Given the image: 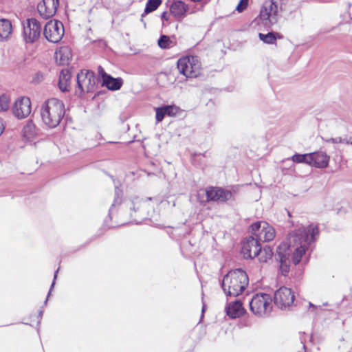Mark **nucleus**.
I'll return each mask as SVG.
<instances>
[{
	"instance_id": "39448f33",
	"label": "nucleus",
	"mask_w": 352,
	"mask_h": 352,
	"mask_svg": "<svg viewBox=\"0 0 352 352\" xmlns=\"http://www.w3.org/2000/svg\"><path fill=\"white\" fill-rule=\"evenodd\" d=\"M179 73L187 78H196L201 74V63L197 56H186L177 60Z\"/></svg>"
},
{
	"instance_id": "37998d69",
	"label": "nucleus",
	"mask_w": 352,
	"mask_h": 352,
	"mask_svg": "<svg viewBox=\"0 0 352 352\" xmlns=\"http://www.w3.org/2000/svg\"><path fill=\"white\" fill-rule=\"evenodd\" d=\"M266 259H267V258H265V259L260 258V261H266Z\"/></svg>"
},
{
	"instance_id": "2eb2a0df",
	"label": "nucleus",
	"mask_w": 352,
	"mask_h": 352,
	"mask_svg": "<svg viewBox=\"0 0 352 352\" xmlns=\"http://www.w3.org/2000/svg\"><path fill=\"white\" fill-rule=\"evenodd\" d=\"M330 156L324 151H316L309 153L308 165L318 168H325L329 166Z\"/></svg>"
},
{
	"instance_id": "f704fd0d",
	"label": "nucleus",
	"mask_w": 352,
	"mask_h": 352,
	"mask_svg": "<svg viewBox=\"0 0 352 352\" xmlns=\"http://www.w3.org/2000/svg\"><path fill=\"white\" fill-rule=\"evenodd\" d=\"M98 73L102 77V80H104L105 76H109V74H106V72L101 66L98 67Z\"/></svg>"
},
{
	"instance_id": "20e7f679",
	"label": "nucleus",
	"mask_w": 352,
	"mask_h": 352,
	"mask_svg": "<svg viewBox=\"0 0 352 352\" xmlns=\"http://www.w3.org/2000/svg\"><path fill=\"white\" fill-rule=\"evenodd\" d=\"M278 11L279 6L277 1L274 0L265 1L261 7L259 16L255 19L254 21L258 25L268 29L277 22Z\"/></svg>"
},
{
	"instance_id": "4be33fe9",
	"label": "nucleus",
	"mask_w": 352,
	"mask_h": 352,
	"mask_svg": "<svg viewBox=\"0 0 352 352\" xmlns=\"http://www.w3.org/2000/svg\"><path fill=\"white\" fill-rule=\"evenodd\" d=\"M71 80V74L68 69H63L59 76L58 87L61 91H67Z\"/></svg>"
},
{
	"instance_id": "58836bf2",
	"label": "nucleus",
	"mask_w": 352,
	"mask_h": 352,
	"mask_svg": "<svg viewBox=\"0 0 352 352\" xmlns=\"http://www.w3.org/2000/svg\"><path fill=\"white\" fill-rule=\"evenodd\" d=\"M287 291L289 292V294L291 295V303L292 304L295 298L294 294L290 289H287Z\"/></svg>"
},
{
	"instance_id": "1a4fd4ad",
	"label": "nucleus",
	"mask_w": 352,
	"mask_h": 352,
	"mask_svg": "<svg viewBox=\"0 0 352 352\" xmlns=\"http://www.w3.org/2000/svg\"><path fill=\"white\" fill-rule=\"evenodd\" d=\"M43 34L45 38L51 43L59 42L64 35L63 23L58 21H48L44 27Z\"/></svg>"
},
{
	"instance_id": "a211bd4d",
	"label": "nucleus",
	"mask_w": 352,
	"mask_h": 352,
	"mask_svg": "<svg viewBox=\"0 0 352 352\" xmlns=\"http://www.w3.org/2000/svg\"><path fill=\"white\" fill-rule=\"evenodd\" d=\"M286 287H280L277 289L274 296V302L280 309L286 308Z\"/></svg>"
},
{
	"instance_id": "e433bc0d",
	"label": "nucleus",
	"mask_w": 352,
	"mask_h": 352,
	"mask_svg": "<svg viewBox=\"0 0 352 352\" xmlns=\"http://www.w3.org/2000/svg\"><path fill=\"white\" fill-rule=\"evenodd\" d=\"M58 272V269H57V270H56V271L55 272V273H54V280H53V282H52V283L51 288H50V292H49V293H48V296L50 294L51 290L52 289V288H53V287H54V284H55V280H56V277H57Z\"/></svg>"
},
{
	"instance_id": "72a5a7b5",
	"label": "nucleus",
	"mask_w": 352,
	"mask_h": 352,
	"mask_svg": "<svg viewBox=\"0 0 352 352\" xmlns=\"http://www.w3.org/2000/svg\"><path fill=\"white\" fill-rule=\"evenodd\" d=\"M120 199L119 197L116 198L115 200H114L113 204H112V205H111V208L109 209V216L110 218H111V214L113 212V210L114 206H116V204H120Z\"/></svg>"
},
{
	"instance_id": "f03ea898",
	"label": "nucleus",
	"mask_w": 352,
	"mask_h": 352,
	"mask_svg": "<svg viewBox=\"0 0 352 352\" xmlns=\"http://www.w3.org/2000/svg\"><path fill=\"white\" fill-rule=\"evenodd\" d=\"M248 283L246 272L241 269H236L223 277L221 287L226 296L236 297L245 289Z\"/></svg>"
},
{
	"instance_id": "393cba45",
	"label": "nucleus",
	"mask_w": 352,
	"mask_h": 352,
	"mask_svg": "<svg viewBox=\"0 0 352 352\" xmlns=\"http://www.w3.org/2000/svg\"><path fill=\"white\" fill-rule=\"evenodd\" d=\"M258 37L261 41L266 44H274L277 38H282L278 33L270 32L267 34L259 33Z\"/></svg>"
},
{
	"instance_id": "9d476101",
	"label": "nucleus",
	"mask_w": 352,
	"mask_h": 352,
	"mask_svg": "<svg viewBox=\"0 0 352 352\" xmlns=\"http://www.w3.org/2000/svg\"><path fill=\"white\" fill-rule=\"evenodd\" d=\"M40 23L34 18L28 19L23 24V39L26 43H33L41 35Z\"/></svg>"
},
{
	"instance_id": "7c9ffc66",
	"label": "nucleus",
	"mask_w": 352,
	"mask_h": 352,
	"mask_svg": "<svg viewBox=\"0 0 352 352\" xmlns=\"http://www.w3.org/2000/svg\"><path fill=\"white\" fill-rule=\"evenodd\" d=\"M164 108L166 116H175L178 112V108L173 105H165Z\"/></svg>"
},
{
	"instance_id": "6e6552de",
	"label": "nucleus",
	"mask_w": 352,
	"mask_h": 352,
	"mask_svg": "<svg viewBox=\"0 0 352 352\" xmlns=\"http://www.w3.org/2000/svg\"><path fill=\"white\" fill-rule=\"evenodd\" d=\"M77 86L80 93L93 92L96 87V77L95 73L90 70H81L77 74Z\"/></svg>"
},
{
	"instance_id": "9b49d317",
	"label": "nucleus",
	"mask_w": 352,
	"mask_h": 352,
	"mask_svg": "<svg viewBox=\"0 0 352 352\" xmlns=\"http://www.w3.org/2000/svg\"><path fill=\"white\" fill-rule=\"evenodd\" d=\"M261 252L259 241L253 236L247 237L242 243L241 253L245 258H253Z\"/></svg>"
},
{
	"instance_id": "2f4dec72",
	"label": "nucleus",
	"mask_w": 352,
	"mask_h": 352,
	"mask_svg": "<svg viewBox=\"0 0 352 352\" xmlns=\"http://www.w3.org/2000/svg\"><path fill=\"white\" fill-rule=\"evenodd\" d=\"M164 106L155 109L156 111V120L160 122L163 120L166 115Z\"/></svg>"
},
{
	"instance_id": "aec40b11",
	"label": "nucleus",
	"mask_w": 352,
	"mask_h": 352,
	"mask_svg": "<svg viewBox=\"0 0 352 352\" xmlns=\"http://www.w3.org/2000/svg\"><path fill=\"white\" fill-rule=\"evenodd\" d=\"M39 133V129L37 128L32 120H28L23 129V136L28 139L31 140L38 135Z\"/></svg>"
},
{
	"instance_id": "b1692460",
	"label": "nucleus",
	"mask_w": 352,
	"mask_h": 352,
	"mask_svg": "<svg viewBox=\"0 0 352 352\" xmlns=\"http://www.w3.org/2000/svg\"><path fill=\"white\" fill-rule=\"evenodd\" d=\"M72 58V52L68 47H62L56 52V58L60 59V64L67 65Z\"/></svg>"
},
{
	"instance_id": "f257e3e1",
	"label": "nucleus",
	"mask_w": 352,
	"mask_h": 352,
	"mask_svg": "<svg viewBox=\"0 0 352 352\" xmlns=\"http://www.w3.org/2000/svg\"><path fill=\"white\" fill-rule=\"evenodd\" d=\"M318 234V228L317 226L314 225H309L306 228H299L291 234L290 237L294 239V241L300 245L295 249L292 254V261L294 265H297L300 263L302 256L307 250V245L314 242L316 239V236Z\"/></svg>"
},
{
	"instance_id": "a878e982",
	"label": "nucleus",
	"mask_w": 352,
	"mask_h": 352,
	"mask_svg": "<svg viewBox=\"0 0 352 352\" xmlns=\"http://www.w3.org/2000/svg\"><path fill=\"white\" fill-rule=\"evenodd\" d=\"M162 0H148L146 3L144 13L142 14L141 21L144 22L143 17L146 14L156 10L157 8L162 4Z\"/></svg>"
},
{
	"instance_id": "bb28decb",
	"label": "nucleus",
	"mask_w": 352,
	"mask_h": 352,
	"mask_svg": "<svg viewBox=\"0 0 352 352\" xmlns=\"http://www.w3.org/2000/svg\"><path fill=\"white\" fill-rule=\"evenodd\" d=\"M146 201L135 198L131 201V205L133 206V209L135 212H138L140 217H143L144 215V212L142 209L146 206Z\"/></svg>"
},
{
	"instance_id": "f8f14e48",
	"label": "nucleus",
	"mask_w": 352,
	"mask_h": 352,
	"mask_svg": "<svg viewBox=\"0 0 352 352\" xmlns=\"http://www.w3.org/2000/svg\"><path fill=\"white\" fill-rule=\"evenodd\" d=\"M14 116L19 119L28 117L31 113V102L29 98L22 97L19 98L12 108Z\"/></svg>"
},
{
	"instance_id": "f3484780",
	"label": "nucleus",
	"mask_w": 352,
	"mask_h": 352,
	"mask_svg": "<svg viewBox=\"0 0 352 352\" xmlns=\"http://www.w3.org/2000/svg\"><path fill=\"white\" fill-rule=\"evenodd\" d=\"M226 311L227 315L232 319L239 318L244 314L242 302L238 300L228 303L226 307Z\"/></svg>"
},
{
	"instance_id": "423d86ee",
	"label": "nucleus",
	"mask_w": 352,
	"mask_h": 352,
	"mask_svg": "<svg viewBox=\"0 0 352 352\" xmlns=\"http://www.w3.org/2000/svg\"><path fill=\"white\" fill-rule=\"evenodd\" d=\"M250 310L258 316L265 317L268 316L272 311V298L267 294H256L250 302Z\"/></svg>"
},
{
	"instance_id": "5701e85b",
	"label": "nucleus",
	"mask_w": 352,
	"mask_h": 352,
	"mask_svg": "<svg viewBox=\"0 0 352 352\" xmlns=\"http://www.w3.org/2000/svg\"><path fill=\"white\" fill-rule=\"evenodd\" d=\"M12 32L11 22L8 19H0V40L7 39Z\"/></svg>"
},
{
	"instance_id": "6ab92c4d",
	"label": "nucleus",
	"mask_w": 352,
	"mask_h": 352,
	"mask_svg": "<svg viewBox=\"0 0 352 352\" xmlns=\"http://www.w3.org/2000/svg\"><path fill=\"white\" fill-rule=\"evenodd\" d=\"M277 256L279 258L280 265V270L283 276H286V243H281L277 248Z\"/></svg>"
},
{
	"instance_id": "4c0bfd02",
	"label": "nucleus",
	"mask_w": 352,
	"mask_h": 352,
	"mask_svg": "<svg viewBox=\"0 0 352 352\" xmlns=\"http://www.w3.org/2000/svg\"><path fill=\"white\" fill-rule=\"evenodd\" d=\"M5 129V124L3 119L0 118V135L3 133Z\"/></svg>"
},
{
	"instance_id": "a18cd8bd",
	"label": "nucleus",
	"mask_w": 352,
	"mask_h": 352,
	"mask_svg": "<svg viewBox=\"0 0 352 352\" xmlns=\"http://www.w3.org/2000/svg\"><path fill=\"white\" fill-rule=\"evenodd\" d=\"M47 299L45 300V305H46V304H47Z\"/></svg>"
},
{
	"instance_id": "c03bdc74",
	"label": "nucleus",
	"mask_w": 352,
	"mask_h": 352,
	"mask_svg": "<svg viewBox=\"0 0 352 352\" xmlns=\"http://www.w3.org/2000/svg\"><path fill=\"white\" fill-rule=\"evenodd\" d=\"M151 199H152V198H151V197H148V198H147V200H149V201H150V200H151Z\"/></svg>"
},
{
	"instance_id": "473e14b6",
	"label": "nucleus",
	"mask_w": 352,
	"mask_h": 352,
	"mask_svg": "<svg viewBox=\"0 0 352 352\" xmlns=\"http://www.w3.org/2000/svg\"><path fill=\"white\" fill-rule=\"evenodd\" d=\"M248 5V0H240L239 3H238V5L236 8V10L239 12H241L245 9H246Z\"/></svg>"
},
{
	"instance_id": "7ed1b4c3",
	"label": "nucleus",
	"mask_w": 352,
	"mask_h": 352,
	"mask_svg": "<svg viewBox=\"0 0 352 352\" xmlns=\"http://www.w3.org/2000/svg\"><path fill=\"white\" fill-rule=\"evenodd\" d=\"M40 111L43 124L54 129L60 124L65 115V105L56 98H50L41 105Z\"/></svg>"
},
{
	"instance_id": "4468645a",
	"label": "nucleus",
	"mask_w": 352,
	"mask_h": 352,
	"mask_svg": "<svg viewBox=\"0 0 352 352\" xmlns=\"http://www.w3.org/2000/svg\"><path fill=\"white\" fill-rule=\"evenodd\" d=\"M58 5V0H43L38 4L37 10L41 17L47 19L56 14Z\"/></svg>"
},
{
	"instance_id": "c85d7f7f",
	"label": "nucleus",
	"mask_w": 352,
	"mask_h": 352,
	"mask_svg": "<svg viewBox=\"0 0 352 352\" xmlns=\"http://www.w3.org/2000/svg\"><path fill=\"white\" fill-rule=\"evenodd\" d=\"M171 43L170 38L166 35H162L158 40L159 46L163 49L170 47Z\"/></svg>"
},
{
	"instance_id": "ea45409f",
	"label": "nucleus",
	"mask_w": 352,
	"mask_h": 352,
	"mask_svg": "<svg viewBox=\"0 0 352 352\" xmlns=\"http://www.w3.org/2000/svg\"><path fill=\"white\" fill-rule=\"evenodd\" d=\"M264 251L265 252L266 254H267V256L269 257H270L272 254V252L271 251V250H270L269 248L266 249V248H264Z\"/></svg>"
},
{
	"instance_id": "79ce46f5",
	"label": "nucleus",
	"mask_w": 352,
	"mask_h": 352,
	"mask_svg": "<svg viewBox=\"0 0 352 352\" xmlns=\"http://www.w3.org/2000/svg\"><path fill=\"white\" fill-rule=\"evenodd\" d=\"M205 307H206L205 305H203V307H202V312H204V310H205Z\"/></svg>"
},
{
	"instance_id": "ddd939ff",
	"label": "nucleus",
	"mask_w": 352,
	"mask_h": 352,
	"mask_svg": "<svg viewBox=\"0 0 352 352\" xmlns=\"http://www.w3.org/2000/svg\"><path fill=\"white\" fill-rule=\"evenodd\" d=\"M206 193L208 201L226 202L232 197V192L230 190L219 187H210Z\"/></svg>"
},
{
	"instance_id": "412c9836",
	"label": "nucleus",
	"mask_w": 352,
	"mask_h": 352,
	"mask_svg": "<svg viewBox=\"0 0 352 352\" xmlns=\"http://www.w3.org/2000/svg\"><path fill=\"white\" fill-rule=\"evenodd\" d=\"M123 83V80L120 78H114L111 76H107L102 82V85L107 87L108 89L116 91L120 89Z\"/></svg>"
},
{
	"instance_id": "c9c22d12",
	"label": "nucleus",
	"mask_w": 352,
	"mask_h": 352,
	"mask_svg": "<svg viewBox=\"0 0 352 352\" xmlns=\"http://www.w3.org/2000/svg\"><path fill=\"white\" fill-rule=\"evenodd\" d=\"M161 18H162V20L164 21H168V19H169V14H168L167 12H162V15H161Z\"/></svg>"
},
{
	"instance_id": "a19ab883",
	"label": "nucleus",
	"mask_w": 352,
	"mask_h": 352,
	"mask_svg": "<svg viewBox=\"0 0 352 352\" xmlns=\"http://www.w3.org/2000/svg\"><path fill=\"white\" fill-rule=\"evenodd\" d=\"M43 313V310H40V311H39V313H38V318H39V319H40V320H41V318H42Z\"/></svg>"
},
{
	"instance_id": "cd10ccee",
	"label": "nucleus",
	"mask_w": 352,
	"mask_h": 352,
	"mask_svg": "<svg viewBox=\"0 0 352 352\" xmlns=\"http://www.w3.org/2000/svg\"><path fill=\"white\" fill-rule=\"evenodd\" d=\"M309 153L307 154H296L292 156V160L296 163H305L308 164Z\"/></svg>"
},
{
	"instance_id": "c756f323",
	"label": "nucleus",
	"mask_w": 352,
	"mask_h": 352,
	"mask_svg": "<svg viewBox=\"0 0 352 352\" xmlns=\"http://www.w3.org/2000/svg\"><path fill=\"white\" fill-rule=\"evenodd\" d=\"M9 107V99L7 96H0V111H6Z\"/></svg>"
},
{
	"instance_id": "dca6fc26",
	"label": "nucleus",
	"mask_w": 352,
	"mask_h": 352,
	"mask_svg": "<svg viewBox=\"0 0 352 352\" xmlns=\"http://www.w3.org/2000/svg\"><path fill=\"white\" fill-rule=\"evenodd\" d=\"M188 9V6L180 0L174 1L170 6V14L176 19L184 18Z\"/></svg>"
},
{
	"instance_id": "49530a36",
	"label": "nucleus",
	"mask_w": 352,
	"mask_h": 352,
	"mask_svg": "<svg viewBox=\"0 0 352 352\" xmlns=\"http://www.w3.org/2000/svg\"><path fill=\"white\" fill-rule=\"evenodd\" d=\"M287 215H288L289 217H290V216H291V215H290V213H289V212H287Z\"/></svg>"
},
{
	"instance_id": "0eeeda50",
	"label": "nucleus",
	"mask_w": 352,
	"mask_h": 352,
	"mask_svg": "<svg viewBox=\"0 0 352 352\" xmlns=\"http://www.w3.org/2000/svg\"><path fill=\"white\" fill-rule=\"evenodd\" d=\"M251 233L259 242H269L275 237V230L273 227L265 221H258L250 226Z\"/></svg>"
}]
</instances>
